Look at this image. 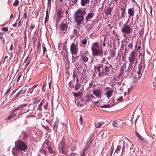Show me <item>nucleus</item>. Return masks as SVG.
<instances>
[{
    "instance_id": "f257e3e1",
    "label": "nucleus",
    "mask_w": 156,
    "mask_h": 156,
    "mask_svg": "<svg viewBox=\"0 0 156 156\" xmlns=\"http://www.w3.org/2000/svg\"><path fill=\"white\" fill-rule=\"evenodd\" d=\"M92 52V55L95 56H100L102 57L103 55V51L102 47L100 45L99 43L98 42L94 43L92 44L91 48Z\"/></svg>"
},
{
    "instance_id": "f03ea898",
    "label": "nucleus",
    "mask_w": 156,
    "mask_h": 156,
    "mask_svg": "<svg viewBox=\"0 0 156 156\" xmlns=\"http://www.w3.org/2000/svg\"><path fill=\"white\" fill-rule=\"evenodd\" d=\"M15 146L17 148L24 151H25L27 148L26 143L20 140L15 142Z\"/></svg>"
},
{
    "instance_id": "7ed1b4c3",
    "label": "nucleus",
    "mask_w": 156,
    "mask_h": 156,
    "mask_svg": "<svg viewBox=\"0 0 156 156\" xmlns=\"http://www.w3.org/2000/svg\"><path fill=\"white\" fill-rule=\"evenodd\" d=\"M73 43L71 45L70 47V51L72 54L73 60L74 62L77 59L78 56H77L76 53L77 52V46Z\"/></svg>"
},
{
    "instance_id": "20e7f679",
    "label": "nucleus",
    "mask_w": 156,
    "mask_h": 156,
    "mask_svg": "<svg viewBox=\"0 0 156 156\" xmlns=\"http://www.w3.org/2000/svg\"><path fill=\"white\" fill-rule=\"evenodd\" d=\"M121 31L125 36L124 34H129L132 32L133 30L129 25L124 24L121 27Z\"/></svg>"
},
{
    "instance_id": "39448f33",
    "label": "nucleus",
    "mask_w": 156,
    "mask_h": 156,
    "mask_svg": "<svg viewBox=\"0 0 156 156\" xmlns=\"http://www.w3.org/2000/svg\"><path fill=\"white\" fill-rule=\"evenodd\" d=\"M134 51H132L129 54L128 57V59L129 61V65H132L134 64L136 57Z\"/></svg>"
},
{
    "instance_id": "423d86ee",
    "label": "nucleus",
    "mask_w": 156,
    "mask_h": 156,
    "mask_svg": "<svg viewBox=\"0 0 156 156\" xmlns=\"http://www.w3.org/2000/svg\"><path fill=\"white\" fill-rule=\"evenodd\" d=\"M112 67V65L110 64H108L107 65L105 66V72H101L102 75H108L110 73V71Z\"/></svg>"
},
{
    "instance_id": "0eeeda50",
    "label": "nucleus",
    "mask_w": 156,
    "mask_h": 156,
    "mask_svg": "<svg viewBox=\"0 0 156 156\" xmlns=\"http://www.w3.org/2000/svg\"><path fill=\"white\" fill-rule=\"evenodd\" d=\"M21 151L16 147L13 148L12 152L14 156H20L22 154Z\"/></svg>"
},
{
    "instance_id": "6e6552de",
    "label": "nucleus",
    "mask_w": 156,
    "mask_h": 156,
    "mask_svg": "<svg viewBox=\"0 0 156 156\" xmlns=\"http://www.w3.org/2000/svg\"><path fill=\"white\" fill-rule=\"evenodd\" d=\"M68 26L66 23H62L59 25L60 31L63 33L66 32Z\"/></svg>"
},
{
    "instance_id": "1a4fd4ad",
    "label": "nucleus",
    "mask_w": 156,
    "mask_h": 156,
    "mask_svg": "<svg viewBox=\"0 0 156 156\" xmlns=\"http://www.w3.org/2000/svg\"><path fill=\"white\" fill-rule=\"evenodd\" d=\"M79 56H80V59H82L83 62H86L87 61L88 58L86 55L84 51H81L80 52Z\"/></svg>"
},
{
    "instance_id": "9d476101",
    "label": "nucleus",
    "mask_w": 156,
    "mask_h": 156,
    "mask_svg": "<svg viewBox=\"0 0 156 156\" xmlns=\"http://www.w3.org/2000/svg\"><path fill=\"white\" fill-rule=\"evenodd\" d=\"M93 94L98 97H101L102 91L100 89H95L92 90Z\"/></svg>"
},
{
    "instance_id": "9b49d317",
    "label": "nucleus",
    "mask_w": 156,
    "mask_h": 156,
    "mask_svg": "<svg viewBox=\"0 0 156 156\" xmlns=\"http://www.w3.org/2000/svg\"><path fill=\"white\" fill-rule=\"evenodd\" d=\"M126 5H125L124 6H122L120 8V11L121 12V17L124 18V15L126 12Z\"/></svg>"
},
{
    "instance_id": "f8f14e48",
    "label": "nucleus",
    "mask_w": 156,
    "mask_h": 156,
    "mask_svg": "<svg viewBox=\"0 0 156 156\" xmlns=\"http://www.w3.org/2000/svg\"><path fill=\"white\" fill-rule=\"evenodd\" d=\"M73 18L74 22H76L77 25H78V10H76L74 13Z\"/></svg>"
},
{
    "instance_id": "ddd939ff",
    "label": "nucleus",
    "mask_w": 156,
    "mask_h": 156,
    "mask_svg": "<svg viewBox=\"0 0 156 156\" xmlns=\"http://www.w3.org/2000/svg\"><path fill=\"white\" fill-rule=\"evenodd\" d=\"M135 9L133 8H129L128 9V13L130 16H133L134 14Z\"/></svg>"
},
{
    "instance_id": "4468645a",
    "label": "nucleus",
    "mask_w": 156,
    "mask_h": 156,
    "mask_svg": "<svg viewBox=\"0 0 156 156\" xmlns=\"http://www.w3.org/2000/svg\"><path fill=\"white\" fill-rule=\"evenodd\" d=\"M79 122L81 125V126L79 127V129L81 130H82L84 127L83 122V119L82 117V116L81 115L79 119Z\"/></svg>"
},
{
    "instance_id": "2eb2a0df",
    "label": "nucleus",
    "mask_w": 156,
    "mask_h": 156,
    "mask_svg": "<svg viewBox=\"0 0 156 156\" xmlns=\"http://www.w3.org/2000/svg\"><path fill=\"white\" fill-rule=\"evenodd\" d=\"M24 77V74H23L22 73H20L18 75V78L17 79V83H18L20 80L21 81H22Z\"/></svg>"
},
{
    "instance_id": "dca6fc26",
    "label": "nucleus",
    "mask_w": 156,
    "mask_h": 156,
    "mask_svg": "<svg viewBox=\"0 0 156 156\" xmlns=\"http://www.w3.org/2000/svg\"><path fill=\"white\" fill-rule=\"evenodd\" d=\"M94 13H89L87 15L85 18V20L87 22L89 21V19L92 18L94 16Z\"/></svg>"
},
{
    "instance_id": "f3484780",
    "label": "nucleus",
    "mask_w": 156,
    "mask_h": 156,
    "mask_svg": "<svg viewBox=\"0 0 156 156\" xmlns=\"http://www.w3.org/2000/svg\"><path fill=\"white\" fill-rule=\"evenodd\" d=\"M113 92V90H109L106 91L105 92V94L107 96V97L109 98L111 97Z\"/></svg>"
},
{
    "instance_id": "a211bd4d",
    "label": "nucleus",
    "mask_w": 156,
    "mask_h": 156,
    "mask_svg": "<svg viewBox=\"0 0 156 156\" xmlns=\"http://www.w3.org/2000/svg\"><path fill=\"white\" fill-rule=\"evenodd\" d=\"M125 68V67L124 66H122L121 67V69L120 70L119 72V73L118 75V77L119 78L121 77L123 75Z\"/></svg>"
},
{
    "instance_id": "6ab92c4d",
    "label": "nucleus",
    "mask_w": 156,
    "mask_h": 156,
    "mask_svg": "<svg viewBox=\"0 0 156 156\" xmlns=\"http://www.w3.org/2000/svg\"><path fill=\"white\" fill-rule=\"evenodd\" d=\"M90 2V0H81L80 3L82 6H85Z\"/></svg>"
},
{
    "instance_id": "aec40b11",
    "label": "nucleus",
    "mask_w": 156,
    "mask_h": 156,
    "mask_svg": "<svg viewBox=\"0 0 156 156\" xmlns=\"http://www.w3.org/2000/svg\"><path fill=\"white\" fill-rule=\"evenodd\" d=\"M62 9L61 8L58 9L57 10V16L58 18L59 19L62 17Z\"/></svg>"
},
{
    "instance_id": "412c9836",
    "label": "nucleus",
    "mask_w": 156,
    "mask_h": 156,
    "mask_svg": "<svg viewBox=\"0 0 156 156\" xmlns=\"http://www.w3.org/2000/svg\"><path fill=\"white\" fill-rule=\"evenodd\" d=\"M104 122H95V126L97 128H100L104 124Z\"/></svg>"
},
{
    "instance_id": "4be33fe9",
    "label": "nucleus",
    "mask_w": 156,
    "mask_h": 156,
    "mask_svg": "<svg viewBox=\"0 0 156 156\" xmlns=\"http://www.w3.org/2000/svg\"><path fill=\"white\" fill-rule=\"evenodd\" d=\"M109 57H108L107 58L106 57L104 58L102 61V63L107 65L108 64H109L108 62V60H109Z\"/></svg>"
},
{
    "instance_id": "5701e85b",
    "label": "nucleus",
    "mask_w": 156,
    "mask_h": 156,
    "mask_svg": "<svg viewBox=\"0 0 156 156\" xmlns=\"http://www.w3.org/2000/svg\"><path fill=\"white\" fill-rule=\"evenodd\" d=\"M86 13V12L84 8L79 9V14H81L82 15H83Z\"/></svg>"
},
{
    "instance_id": "b1692460",
    "label": "nucleus",
    "mask_w": 156,
    "mask_h": 156,
    "mask_svg": "<svg viewBox=\"0 0 156 156\" xmlns=\"http://www.w3.org/2000/svg\"><path fill=\"white\" fill-rule=\"evenodd\" d=\"M48 122L47 120H45L43 121V122L42 123L41 125L43 127L45 128H47L48 127Z\"/></svg>"
},
{
    "instance_id": "393cba45",
    "label": "nucleus",
    "mask_w": 156,
    "mask_h": 156,
    "mask_svg": "<svg viewBox=\"0 0 156 156\" xmlns=\"http://www.w3.org/2000/svg\"><path fill=\"white\" fill-rule=\"evenodd\" d=\"M112 8H107L105 11V12L107 15H109L111 12Z\"/></svg>"
},
{
    "instance_id": "a878e982",
    "label": "nucleus",
    "mask_w": 156,
    "mask_h": 156,
    "mask_svg": "<svg viewBox=\"0 0 156 156\" xmlns=\"http://www.w3.org/2000/svg\"><path fill=\"white\" fill-rule=\"evenodd\" d=\"M84 19V16H83L79 15V24L82 23L83 20Z\"/></svg>"
},
{
    "instance_id": "bb28decb",
    "label": "nucleus",
    "mask_w": 156,
    "mask_h": 156,
    "mask_svg": "<svg viewBox=\"0 0 156 156\" xmlns=\"http://www.w3.org/2000/svg\"><path fill=\"white\" fill-rule=\"evenodd\" d=\"M135 133H136V136L140 140L142 141H144V138L136 131V132Z\"/></svg>"
},
{
    "instance_id": "cd10ccee",
    "label": "nucleus",
    "mask_w": 156,
    "mask_h": 156,
    "mask_svg": "<svg viewBox=\"0 0 156 156\" xmlns=\"http://www.w3.org/2000/svg\"><path fill=\"white\" fill-rule=\"evenodd\" d=\"M127 148L131 150L133 149V148H132V147L133 146V144L130 142L129 141L127 143Z\"/></svg>"
},
{
    "instance_id": "c85d7f7f",
    "label": "nucleus",
    "mask_w": 156,
    "mask_h": 156,
    "mask_svg": "<svg viewBox=\"0 0 156 156\" xmlns=\"http://www.w3.org/2000/svg\"><path fill=\"white\" fill-rule=\"evenodd\" d=\"M41 101V99L38 98H36L34 99L33 103L34 104L39 103Z\"/></svg>"
},
{
    "instance_id": "c756f323",
    "label": "nucleus",
    "mask_w": 156,
    "mask_h": 156,
    "mask_svg": "<svg viewBox=\"0 0 156 156\" xmlns=\"http://www.w3.org/2000/svg\"><path fill=\"white\" fill-rule=\"evenodd\" d=\"M121 148V147L119 145H118L115 150V151L114 154H115L118 153L119 152V151L120 150Z\"/></svg>"
},
{
    "instance_id": "7c9ffc66",
    "label": "nucleus",
    "mask_w": 156,
    "mask_h": 156,
    "mask_svg": "<svg viewBox=\"0 0 156 156\" xmlns=\"http://www.w3.org/2000/svg\"><path fill=\"white\" fill-rule=\"evenodd\" d=\"M103 66V65H100L98 66H94V69H96L97 70V71L98 72H100V69L101 68V66Z\"/></svg>"
},
{
    "instance_id": "2f4dec72",
    "label": "nucleus",
    "mask_w": 156,
    "mask_h": 156,
    "mask_svg": "<svg viewBox=\"0 0 156 156\" xmlns=\"http://www.w3.org/2000/svg\"><path fill=\"white\" fill-rule=\"evenodd\" d=\"M61 150L62 151V154H63L65 155L67 154V152L66 151H65L64 150V147L63 145H62L61 146Z\"/></svg>"
},
{
    "instance_id": "473e14b6",
    "label": "nucleus",
    "mask_w": 156,
    "mask_h": 156,
    "mask_svg": "<svg viewBox=\"0 0 156 156\" xmlns=\"http://www.w3.org/2000/svg\"><path fill=\"white\" fill-rule=\"evenodd\" d=\"M45 44L43 43V44H42V48L43 49V55H44L45 52H46L47 51V49L44 46Z\"/></svg>"
},
{
    "instance_id": "72a5a7b5",
    "label": "nucleus",
    "mask_w": 156,
    "mask_h": 156,
    "mask_svg": "<svg viewBox=\"0 0 156 156\" xmlns=\"http://www.w3.org/2000/svg\"><path fill=\"white\" fill-rule=\"evenodd\" d=\"M37 49H38V51H39V52H40L41 51H40V48H41V43H40V41L38 42L37 43Z\"/></svg>"
},
{
    "instance_id": "f704fd0d",
    "label": "nucleus",
    "mask_w": 156,
    "mask_h": 156,
    "mask_svg": "<svg viewBox=\"0 0 156 156\" xmlns=\"http://www.w3.org/2000/svg\"><path fill=\"white\" fill-rule=\"evenodd\" d=\"M47 148L50 153L51 154L53 153V151L52 150V148L51 147L48 146Z\"/></svg>"
},
{
    "instance_id": "c9c22d12",
    "label": "nucleus",
    "mask_w": 156,
    "mask_h": 156,
    "mask_svg": "<svg viewBox=\"0 0 156 156\" xmlns=\"http://www.w3.org/2000/svg\"><path fill=\"white\" fill-rule=\"evenodd\" d=\"M16 114H14L13 115H10L8 117L7 119L8 120H10L11 118L14 117L16 115Z\"/></svg>"
},
{
    "instance_id": "e433bc0d",
    "label": "nucleus",
    "mask_w": 156,
    "mask_h": 156,
    "mask_svg": "<svg viewBox=\"0 0 156 156\" xmlns=\"http://www.w3.org/2000/svg\"><path fill=\"white\" fill-rule=\"evenodd\" d=\"M49 18V16L48 15L46 14L45 18L44 20V23H46L48 21Z\"/></svg>"
},
{
    "instance_id": "4c0bfd02",
    "label": "nucleus",
    "mask_w": 156,
    "mask_h": 156,
    "mask_svg": "<svg viewBox=\"0 0 156 156\" xmlns=\"http://www.w3.org/2000/svg\"><path fill=\"white\" fill-rule=\"evenodd\" d=\"M100 107L102 108H109L111 107V105L110 104H108L107 105L100 106Z\"/></svg>"
},
{
    "instance_id": "58836bf2",
    "label": "nucleus",
    "mask_w": 156,
    "mask_h": 156,
    "mask_svg": "<svg viewBox=\"0 0 156 156\" xmlns=\"http://www.w3.org/2000/svg\"><path fill=\"white\" fill-rule=\"evenodd\" d=\"M51 0H48L47 5L48 7H51Z\"/></svg>"
},
{
    "instance_id": "ea45409f",
    "label": "nucleus",
    "mask_w": 156,
    "mask_h": 156,
    "mask_svg": "<svg viewBox=\"0 0 156 156\" xmlns=\"http://www.w3.org/2000/svg\"><path fill=\"white\" fill-rule=\"evenodd\" d=\"M19 3V1L18 0H16L13 3V5L15 6H16L18 5Z\"/></svg>"
},
{
    "instance_id": "a19ab883",
    "label": "nucleus",
    "mask_w": 156,
    "mask_h": 156,
    "mask_svg": "<svg viewBox=\"0 0 156 156\" xmlns=\"http://www.w3.org/2000/svg\"><path fill=\"white\" fill-rule=\"evenodd\" d=\"M133 47V44L132 43H129L128 46V49H132Z\"/></svg>"
},
{
    "instance_id": "79ce46f5",
    "label": "nucleus",
    "mask_w": 156,
    "mask_h": 156,
    "mask_svg": "<svg viewBox=\"0 0 156 156\" xmlns=\"http://www.w3.org/2000/svg\"><path fill=\"white\" fill-rule=\"evenodd\" d=\"M11 87H10L9 89L7 90V91L5 92V93L4 94V95L5 96L8 94L9 93V91H10L11 89Z\"/></svg>"
},
{
    "instance_id": "37998d69",
    "label": "nucleus",
    "mask_w": 156,
    "mask_h": 156,
    "mask_svg": "<svg viewBox=\"0 0 156 156\" xmlns=\"http://www.w3.org/2000/svg\"><path fill=\"white\" fill-rule=\"evenodd\" d=\"M29 136L27 134V133H25L23 134V138L24 139H27L28 137Z\"/></svg>"
},
{
    "instance_id": "c03bdc74",
    "label": "nucleus",
    "mask_w": 156,
    "mask_h": 156,
    "mask_svg": "<svg viewBox=\"0 0 156 156\" xmlns=\"http://www.w3.org/2000/svg\"><path fill=\"white\" fill-rule=\"evenodd\" d=\"M35 26L34 24L31 23L30 25V29L31 31L34 28Z\"/></svg>"
},
{
    "instance_id": "a18cd8bd",
    "label": "nucleus",
    "mask_w": 156,
    "mask_h": 156,
    "mask_svg": "<svg viewBox=\"0 0 156 156\" xmlns=\"http://www.w3.org/2000/svg\"><path fill=\"white\" fill-rule=\"evenodd\" d=\"M1 30L2 31H4L7 32L8 30V28L6 27H4L1 29Z\"/></svg>"
},
{
    "instance_id": "49530a36",
    "label": "nucleus",
    "mask_w": 156,
    "mask_h": 156,
    "mask_svg": "<svg viewBox=\"0 0 156 156\" xmlns=\"http://www.w3.org/2000/svg\"><path fill=\"white\" fill-rule=\"evenodd\" d=\"M30 58H29L28 59L26 65H25V68H26L27 67V66L29 65L30 64Z\"/></svg>"
},
{
    "instance_id": "de8ad7c7",
    "label": "nucleus",
    "mask_w": 156,
    "mask_h": 156,
    "mask_svg": "<svg viewBox=\"0 0 156 156\" xmlns=\"http://www.w3.org/2000/svg\"><path fill=\"white\" fill-rule=\"evenodd\" d=\"M87 40L86 39H83L81 41L82 43L84 45H86L87 44Z\"/></svg>"
},
{
    "instance_id": "09e8293b",
    "label": "nucleus",
    "mask_w": 156,
    "mask_h": 156,
    "mask_svg": "<svg viewBox=\"0 0 156 156\" xmlns=\"http://www.w3.org/2000/svg\"><path fill=\"white\" fill-rule=\"evenodd\" d=\"M16 111V109L14 108V109H12L10 112V115H13V114Z\"/></svg>"
},
{
    "instance_id": "8fccbe9b",
    "label": "nucleus",
    "mask_w": 156,
    "mask_h": 156,
    "mask_svg": "<svg viewBox=\"0 0 156 156\" xmlns=\"http://www.w3.org/2000/svg\"><path fill=\"white\" fill-rule=\"evenodd\" d=\"M78 34V31L76 29H74L73 30V34L75 35H77Z\"/></svg>"
},
{
    "instance_id": "3c124183",
    "label": "nucleus",
    "mask_w": 156,
    "mask_h": 156,
    "mask_svg": "<svg viewBox=\"0 0 156 156\" xmlns=\"http://www.w3.org/2000/svg\"><path fill=\"white\" fill-rule=\"evenodd\" d=\"M122 96L118 98L117 99V101H123L122 100Z\"/></svg>"
},
{
    "instance_id": "603ef678",
    "label": "nucleus",
    "mask_w": 156,
    "mask_h": 156,
    "mask_svg": "<svg viewBox=\"0 0 156 156\" xmlns=\"http://www.w3.org/2000/svg\"><path fill=\"white\" fill-rule=\"evenodd\" d=\"M141 75L140 74H135V77H136V79H139L141 77Z\"/></svg>"
},
{
    "instance_id": "864d4df0",
    "label": "nucleus",
    "mask_w": 156,
    "mask_h": 156,
    "mask_svg": "<svg viewBox=\"0 0 156 156\" xmlns=\"http://www.w3.org/2000/svg\"><path fill=\"white\" fill-rule=\"evenodd\" d=\"M39 151L42 154H46V152L43 149H41Z\"/></svg>"
},
{
    "instance_id": "5fc2aeb1",
    "label": "nucleus",
    "mask_w": 156,
    "mask_h": 156,
    "mask_svg": "<svg viewBox=\"0 0 156 156\" xmlns=\"http://www.w3.org/2000/svg\"><path fill=\"white\" fill-rule=\"evenodd\" d=\"M138 68V69H139V70L138 71H140L141 72V71L142 69V68H143L142 66H139Z\"/></svg>"
},
{
    "instance_id": "6e6d98bb",
    "label": "nucleus",
    "mask_w": 156,
    "mask_h": 156,
    "mask_svg": "<svg viewBox=\"0 0 156 156\" xmlns=\"http://www.w3.org/2000/svg\"><path fill=\"white\" fill-rule=\"evenodd\" d=\"M22 90H21L19 93H18L17 94H16V96H15V97L14 98H17L19 96V95L21 93V92H22Z\"/></svg>"
},
{
    "instance_id": "4d7b16f0",
    "label": "nucleus",
    "mask_w": 156,
    "mask_h": 156,
    "mask_svg": "<svg viewBox=\"0 0 156 156\" xmlns=\"http://www.w3.org/2000/svg\"><path fill=\"white\" fill-rule=\"evenodd\" d=\"M112 125L114 127H117V123L115 122L114 121L113 122Z\"/></svg>"
},
{
    "instance_id": "13d9d810",
    "label": "nucleus",
    "mask_w": 156,
    "mask_h": 156,
    "mask_svg": "<svg viewBox=\"0 0 156 156\" xmlns=\"http://www.w3.org/2000/svg\"><path fill=\"white\" fill-rule=\"evenodd\" d=\"M73 94L75 98H77L78 97V94L77 93L73 92Z\"/></svg>"
},
{
    "instance_id": "bf43d9fd",
    "label": "nucleus",
    "mask_w": 156,
    "mask_h": 156,
    "mask_svg": "<svg viewBox=\"0 0 156 156\" xmlns=\"http://www.w3.org/2000/svg\"><path fill=\"white\" fill-rule=\"evenodd\" d=\"M77 154L75 152L72 153L69 156H75V155H76Z\"/></svg>"
},
{
    "instance_id": "052dcab7",
    "label": "nucleus",
    "mask_w": 156,
    "mask_h": 156,
    "mask_svg": "<svg viewBox=\"0 0 156 156\" xmlns=\"http://www.w3.org/2000/svg\"><path fill=\"white\" fill-rule=\"evenodd\" d=\"M77 87H78V85H77V83L75 85V87L74 88V89L75 90H77L78 89V88Z\"/></svg>"
},
{
    "instance_id": "680f3d73",
    "label": "nucleus",
    "mask_w": 156,
    "mask_h": 156,
    "mask_svg": "<svg viewBox=\"0 0 156 156\" xmlns=\"http://www.w3.org/2000/svg\"><path fill=\"white\" fill-rule=\"evenodd\" d=\"M21 106H22L20 105L17 108H15V109H16V111H18L19 109L20 108H21Z\"/></svg>"
},
{
    "instance_id": "e2e57ef3",
    "label": "nucleus",
    "mask_w": 156,
    "mask_h": 156,
    "mask_svg": "<svg viewBox=\"0 0 156 156\" xmlns=\"http://www.w3.org/2000/svg\"><path fill=\"white\" fill-rule=\"evenodd\" d=\"M41 106L39 105L37 107V109L41 111H42Z\"/></svg>"
},
{
    "instance_id": "0e129e2a",
    "label": "nucleus",
    "mask_w": 156,
    "mask_h": 156,
    "mask_svg": "<svg viewBox=\"0 0 156 156\" xmlns=\"http://www.w3.org/2000/svg\"><path fill=\"white\" fill-rule=\"evenodd\" d=\"M81 73V72H79V74L80 73L79 76L81 77V80H82V77L83 76V75L82 74V73Z\"/></svg>"
},
{
    "instance_id": "69168bd1",
    "label": "nucleus",
    "mask_w": 156,
    "mask_h": 156,
    "mask_svg": "<svg viewBox=\"0 0 156 156\" xmlns=\"http://www.w3.org/2000/svg\"><path fill=\"white\" fill-rule=\"evenodd\" d=\"M48 106V103H47V104L44 106V108L45 109H47V107Z\"/></svg>"
},
{
    "instance_id": "338daca9",
    "label": "nucleus",
    "mask_w": 156,
    "mask_h": 156,
    "mask_svg": "<svg viewBox=\"0 0 156 156\" xmlns=\"http://www.w3.org/2000/svg\"><path fill=\"white\" fill-rule=\"evenodd\" d=\"M78 0H72L73 2L74 3V4H76V2H77Z\"/></svg>"
},
{
    "instance_id": "774afa93",
    "label": "nucleus",
    "mask_w": 156,
    "mask_h": 156,
    "mask_svg": "<svg viewBox=\"0 0 156 156\" xmlns=\"http://www.w3.org/2000/svg\"><path fill=\"white\" fill-rule=\"evenodd\" d=\"M24 17L25 19H26L27 18V14L26 12L24 13Z\"/></svg>"
}]
</instances>
